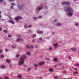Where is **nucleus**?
<instances>
[{"label": "nucleus", "mask_w": 79, "mask_h": 79, "mask_svg": "<svg viewBox=\"0 0 79 79\" xmlns=\"http://www.w3.org/2000/svg\"><path fill=\"white\" fill-rule=\"evenodd\" d=\"M22 56L23 57H21L19 58V60H20L18 62L19 65H20V66L24 64V58H26V56L25 55H23Z\"/></svg>", "instance_id": "1"}, {"label": "nucleus", "mask_w": 79, "mask_h": 79, "mask_svg": "<svg viewBox=\"0 0 79 79\" xmlns=\"http://www.w3.org/2000/svg\"><path fill=\"white\" fill-rule=\"evenodd\" d=\"M64 10L67 13H73L74 11V10H73V8L69 7H65Z\"/></svg>", "instance_id": "2"}, {"label": "nucleus", "mask_w": 79, "mask_h": 79, "mask_svg": "<svg viewBox=\"0 0 79 79\" xmlns=\"http://www.w3.org/2000/svg\"><path fill=\"white\" fill-rule=\"evenodd\" d=\"M23 19V18L20 16H17L16 18H14V19L16 21H19V19Z\"/></svg>", "instance_id": "3"}, {"label": "nucleus", "mask_w": 79, "mask_h": 79, "mask_svg": "<svg viewBox=\"0 0 79 79\" xmlns=\"http://www.w3.org/2000/svg\"><path fill=\"white\" fill-rule=\"evenodd\" d=\"M18 7L19 10H23V9L24 8V7L23 6L18 5Z\"/></svg>", "instance_id": "4"}, {"label": "nucleus", "mask_w": 79, "mask_h": 79, "mask_svg": "<svg viewBox=\"0 0 79 79\" xmlns=\"http://www.w3.org/2000/svg\"><path fill=\"white\" fill-rule=\"evenodd\" d=\"M66 14L68 16H72L73 15V13H67Z\"/></svg>", "instance_id": "5"}, {"label": "nucleus", "mask_w": 79, "mask_h": 79, "mask_svg": "<svg viewBox=\"0 0 79 79\" xmlns=\"http://www.w3.org/2000/svg\"><path fill=\"white\" fill-rule=\"evenodd\" d=\"M9 23H10L12 24H15V22L13 20L8 21Z\"/></svg>", "instance_id": "6"}, {"label": "nucleus", "mask_w": 79, "mask_h": 79, "mask_svg": "<svg viewBox=\"0 0 79 79\" xmlns=\"http://www.w3.org/2000/svg\"><path fill=\"white\" fill-rule=\"evenodd\" d=\"M42 8H43V7H37L36 10H38V11H40V10H42Z\"/></svg>", "instance_id": "7"}, {"label": "nucleus", "mask_w": 79, "mask_h": 79, "mask_svg": "<svg viewBox=\"0 0 79 79\" xmlns=\"http://www.w3.org/2000/svg\"><path fill=\"white\" fill-rule=\"evenodd\" d=\"M44 64V61H42L41 62H40L39 63V64L40 66H42V65H43Z\"/></svg>", "instance_id": "8"}, {"label": "nucleus", "mask_w": 79, "mask_h": 79, "mask_svg": "<svg viewBox=\"0 0 79 79\" xmlns=\"http://www.w3.org/2000/svg\"><path fill=\"white\" fill-rule=\"evenodd\" d=\"M71 50H72V51H76V50H77V49L75 48H72Z\"/></svg>", "instance_id": "9"}, {"label": "nucleus", "mask_w": 79, "mask_h": 79, "mask_svg": "<svg viewBox=\"0 0 79 79\" xmlns=\"http://www.w3.org/2000/svg\"><path fill=\"white\" fill-rule=\"evenodd\" d=\"M6 62L8 63H11V60L9 59H6Z\"/></svg>", "instance_id": "10"}, {"label": "nucleus", "mask_w": 79, "mask_h": 79, "mask_svg": "<svg viewBox=\"0 0 79 79\" xmlns=\"http://www.w3.org/2000/svg\"><path fill=\"white\" fill-rule=\"evenodd\" d=\"M21 77H22V75H19L17 76V77L18 79H21Z\"/></svg>", "instance_id": "11"}, {"label": "nucleus", "mask_w": 79, "mask_h": 79, "mask_svg": "<svg viewBox=\"0 0 79 79\" xmlns=\"http://www.w3.org/2000/svg\"><path fill=\"white\" fill-rule=\"evenodd\" d=\"M26 54L28 55H31V52H26Z\"/></svg>", "instance_id": "12"}, {"label": "nucleus", "mask_w": 79, "mask_h": 79, "mask_svg": "<svg viewBox=\"0 0 79 79\" xmlns=\"http://www.w3.org/2000/svg\"><path fill=\"white\" fill-rule=\"evenodd\" d=\"M54 47H58V44L57 43L55 44H54Z\"/></svg>", "instance_id": "13"}, {"label": "nucleus", "mask_w": 79, "mask_h": 79, "mask_svg": "<svg viewBox=\"0 0 79 79\" xmlns=\"http://www.w3.org/2000/svg\"><path fill=\"white\" fill-rule=\"evenodd\" d=\"M75 25L76 26H79V23L77 22H76L75 23Z\"/></svg>", "instance_id": "14"}, {"label": "nucleus", "mask_w": 79, "mask_h": 79, "mask_svg": "<svg viewBox=\"0 0 79 79\" xmlns=\"http://www.w3.org/2000/svg\"><path fill=\"white\" fill-rule=\"evenodd\" d=\"M57 26H61V23H58L57 24Z\"/></svg>", "instance_id": "15"}, {"label": "nucleus", "mask_w": 79, "mask_h": 79, "mask_svg": "<svg viewBox=\"0 0 79 79\" xmlns=\"http://www.w3.org/2000/svg\"><path fill=\"white\" fill-rule=\"evenodd\" d=\"M27 24H26L24 25V27H25V28H26V29H27V28H28V26H27Z\"/></svg>", "instance_id": "16"}, {"label": "nucleus", "mask_w": 79, "mask_h": 79, "mask_svg": "<svg viewBox=\"0 0 79 79\" xmlns=\"http://www.w3.org/2000/svg\"><path fill=\"white\" fill-rule=\"evenodd\" d=\"M11 47L12 48H16V46L15 45H12L11 46Z\"/></svg>", "instance_id": "17"}, {"label": "nucleus", "mask_w": 79, "mask_h": 79, "mask_svg": "<svg viewBox=\"0 0 79 79\" xmlns=\"http://www.w3.org/2000/svg\"><path fill=\"white\" fill-rule=\"evenodd\" d=\"M29 48H34V46L32 45H31L29 46Z\"/></svg>", "instance_id": "18"}, {"label": "nucleus", "mask_w": 79, "mask_h": 79, "mask_svg": "<svg viewBox=\"0 0 79 79\" xmlns=\"http://www.w3.org/2000/svg\"><path fill=\"white\" fill-rule=\"evenodd\" d=\"M53 61H55L56 62L57 61H58V60H57V59H56V58H54L53 59Z\"/></svg>", "instance_id": "19"}, {"label": "nucleus", "mask_w": 79, "mask_h": 79, "mask_svg": "<svg viewBox=\"0 0 79 79\" xmlns=\"http://www.w3.org/2000/svg\"><path fill=\"white\" fill-rule=\"evenodd\" d=\"M65 5H69V2H65Z\"/></svg>", "instance_id": "20"}, {"label": "nucleus", "mask_w": 79, "mask_h": 79, "mask_svg": "<svg viewBox=\"0 0 79 79\" xmlns=\"http://www.w3.org/2000/svg\"><path fill=\"white\" fill-rule=\"evenodd\" d=\"M49 71H50V72H52V71H53V69H52V68H51L49 69Z\"/></svg>", "instance_id": "21"}, {"label": "nucleus", "mask_w": 79, "mask_h": 79, "mask_svg": "<svg viewBox=\"0 0 79 79\" xmlns=\"http://www.w3.org/2000/svg\"><path fill=\"white\" fill-rule=\"evenodd\" d=\"M62 73H63V74H66L67 72L66 71H62Z\"/></svg>", "instance_id": "22"}, {"label": "nucleus", "mask_w": 79, "mask_h": 79, "mask_svg": "<svg viewBox=\"0 0 79 79\" xmlns=\"http://www.w3.org/2000/svg\"><path fill=\"white\" fill-rule=\"evenodd\" d=\"M61 4L63 5H65V2H62Z\"/></svg>", "instance_id": "23"}, {"label": "nucleus", "mask_w": 79, "mask_h": 79, "mask_svg": "<svg viewBox=\"0 0 79 79\" xmlns=\"http://www.w3.org/2000/svg\"><path fill=\"white\" fill-rule=\"evenodd\" d=\"M28 32H31V33H32V32L33 31L31 30H28Z\"/></svg>", "instance_id": "24"}, {"label": "nucleus", "mask_w": 79, "mask_h": 79, "mask_svg": "<svg viewBox=\"0 0 79 79\" xmlns=\"http://www.w3.org/2000/svg\"><path fill=\"white\" fill-rule=\"evenodd\" d=\"M32 26V25H30L28 26V28H30V27H31Z\"/></svg>", "instance_id": "25"}, {"label": "nucleus", "mask_w": 79, "mask_h": 79, "mask_svg": "<svg viewBox=\"0 0 79 79\" xmlns=\"http://www.w3.org/2000/svg\"><path fill=\"white\" fill-rule=\"evenodd\" d=\"M17 36L18 37H19L21 36V35H19V34H17Z\"/></svg>", "instance_id": "26"}, {"label": "nucleus", "mask_w": 79, "mask_h": 79, "mask_svg": "<svg viewBox=\"0 0 79 79\" xmlns=\"http://www.w3.org/2000/svg\"><path fill=\"white\" fill-rule=\"evenodd\" d=\"M4 78L5 79H9V78H8V77L7 76H5L4 77Z\"/></svg>", "instance_id": "27"}, {"label": "nucleus", "mask_w": 79, "mask_h": 79, "mask_svg": "<svg viewBox=\"0 0 79 79\" xmlns=\"http://www.w3.org/2000/svg\"><path fill=\"white\" fill-rule=\"evenodd\" d=\"M3 51V50L0 49V53H2Z\"/></svg>", "instance_id": "28"}, {"label": "nucleus", "mask_w": 79, "mask_h": 79, "mask_svg": "<svg viewBox=\"0 0 79 79\" xmlns=\"http://www.w3.org/2000/svg\"><path fill=\"white\" fill-rule=\"evenodd\" d=\"M21 40V39L20 38H18L17 39V42H19V40Z\"/></svg>", "instance_id": "29"}, {"label": "nucleus", "mask_w": 79, "mask_h": 79, "mask_svg": "<svg viewBox=\"0 0 79 79\" xmlns=\"http://www.w3.org/2000/svg\"><path fill=\"white\" fill-rule=\"evenodd\" d=\"M74 74H77V72L75 71L73 73Z\"/></svg>", "instance_id": "30"}, {"label": "nucleus", "mask_w": 79, "mask_h": 79, "mask_svg": "<svg viewBox=\"0 0 79 79\" xmlns=\"http://www.w3.org/2000/svg\"><path fill=\"white\" fill-rule=\"evenodd\" d=\"M33 66H35V67H37V65L35 64H34Z\"/></svg>", "instance_id": "31"}, {"label": "nucleus", "mask_w": 79, "mask_h": 79, "mask_svg": "<svg viewBox=\"0 0 79 79\" xmlns=\"http://www.w3.org/2000/svg\"><path fill=\"white\" fill-rule=\"evenodd\" d=\"M31 69L30 68H28L27 69V71L29 72V71H31Z\"/></svg>", "instance_id": "32"}, {"label": "nucleus", "mask_w": 79, "mask_h": 79, "mask_svg": "<svg viewBox=\"0 0 79 79\" xmlns=\"http://www.w3.org/2000/svg\"><path fill=\"white\" fill-rule=\"evenodd\" d=\"M1 56L2 57V58H4L5 56H4L3 55H1Z\"/></svg>", "instance_id": "33"}, {"label": "nucleus", "mask_w": 79, "mask_h": 79, "mask_svg": "<svg viewBox=\"0 0 79 79\" xmlns=\"http://www.w3.org/2000/svg\"><path fill=\"white\" fill-rule=\"evenodd\" d=\"M75 66H79V64H75Z\"/></svg>", "instance_id": "34"}, {"label": "nucleus", "mask_w": 79, "mask_h": 79, "mask_svg": "<svg viewBox=\"0 0 79 79\" xmlns=\"http://www.w3.org/2000/svg\"><path fill=\"white\" fill-rule=\"evenodd\" d=\"M39 40H40V41H41V40H42V38H40L39 39Z\"/></svg>", "instance_id": "35"}, {"label": "nucleus", "mask_w": 79, "mask_h": 79, "mask_svg": "<svg viewBox=\"0 0 79 79\" xmlns=\"http://www.w3.org/2000/svg\"><path fill=\"white\" fill-rule=\"evenodd\" d=\"M9 18H10V20L11 21H12L13 19H12V18H11V17L9 16Z\"/></svg>", "instance_id": "36"}, {"label": "nucleus", "mask_w": 79, "mask_h": 79, "mask_svg": "<svg viewBox=\"0 0 79 79\" xmlns=\"http://www.w3.org/2000/svg\"><path fill=\"white\" fill-rule=\"evenodd\" d=\"M4 32H5V33H6L7 32H8V31L6 30H4Z\"/></svg>", "instance_id": "37"}, {"label": "nucleus", "mask_w": 79, "mask_h": 79, "mask_svg": "<svg viewBox=\"0 0 79 79\" xmlns=\"http://www.w3.org/2000/svg\"><path fill=\"white\" fill-rule=\"evenodd\" d=\"M38 18L39 19H41V18H42V17L41 16H39L38 17Z\"/></svg>", "instance_id": "38"}, {"label": "nucleus", "mask_w": 79, "mask_h": 79, "mask_svg": "<svg viewBox=\"0 0 79 79\" xmlns=\"http://www.w3.org/2000/svg\"><path fill=\"white\" fill-rule=\"evenodd\" d=\"M3 2V0H0V3H2Z\"/></svg>", "instance_id": "39"}, {"label": "nucleus", "mask_w": 79, "mask_h": 79, "mask_svg": "<svg viewBox=\"0 0 79 79\" xmlns=\"http://www.w3.org/2000/svg\"><path fill=\"white\" fill-rule=\"evenodd\" d=\"M35 39H33L31 41V42H35Z\"/></svg>", "instance_id": "40"}, {"label": "nucleus", "mask_w": 79, "mask_h": 79, "mask_svg": "<svg viewBox=\"0 0 79 79\" xmlns=\"http://www.w3.org/2000/svg\"><path fill=\"white\" fill-rule=\"evenodd\" d=\"M45 60H50V59L48 58H45Z\"/></svg>", "instance_id": "41"}, {"label": "nucleus", "mask_w": 79, "mask_h": 79, "mask_svg": "<svg viewBox=\"0 0 79 79\" xmlns=\"http://www.w3.org/2000/svg\"><path fill=\"white\" fill-rule=\"evenodd\" d=\"M1 67V68H5V67L3 65Z\"/></svg>", "instance_id": "42"}, {"label": "nucleus", "mask_w": 79, "mask_h": 79, "mask_svg": "<svg viewBox=\"0 0 79 79\" xmlns=\"http://www.w3.org/2000/svg\"><path fill=\"white\" fill-rule=\"evenodd\" d=\"M33 37H36V35H35V34H34V35H33Z\"/></svg>", "instance_id": "43"}, {"label": "nucleus", "mask_w": 79, "mask_h": 79, "mask_svg": "<svg viewBox=\"0 0 79 79\" xmlns=\"http://www.w3.org/2000/svg\"><path fill=\"white\" fill-rule=\"evenodd\" d=\"M33 19H35V20H36V19H37V18H36V17H34Z\"/></svg>", "instance_id": "44"}, {"label": "nucleus", "mask_w": 79, "mask_h": 79, "mask_svg": "<svg viewBox=\"0 0 79 79\" xmlns=\"http://www.w3.org/2000/svg\"><path fill=\"white\" fill-rule=\"evenodd\" d=\"M26 47H27V48H29V45H27L26 46Z\"/></svg>", "instance_id": "45"}, {"label": "nucleus", "mask_w": 79, "mask_h": 79, "mask_svg": "<svg viewBox=\"0 0 79 79\" xmlns=\"http://www.w3.org/2000/svg\"><path fill=\"white\" fill-rule=\"evenodd\" d=\"M40 32V34H42V33H43V31H41Z\"/></svg>", "instance_id": "46"}, {"label": "nucleus", "mask_w": 79, "mask_h": 79, "mask_svg": "<svg viewBox=\"0 0 79 79\" xmlns=\"http://www.w3.org/2000/svg\"><path fill=\"white\" fill-rule=\"evenodd\" d=\"M10 8L11 9H13V6H10Z\"/></svg>", "instance_id": "47"}, {"label": "nucleus", "mask_w": 79, "mask_h": 79, "mask_svg": "<svg viewBox=\"0 0 79 79\" xmlns=\"http://www.w3.org/2000/svg\"><path fill=\"white\" fill-rule=\"evenodd\" d=\"M49 49L50 50H52V48L51 47H50L49 48Z\"/></svg>", "instance_id": "48"}, {"label": "nucleus", "mask_w": 79, "mask_h": 79, "mask_svg": "<svg viewBox=\"0 0 79 79\" xmlns=\"http://www.w3.org/2000/svg\"><path fill=\"white\" fill-rule=\"evenodd\" d=\"M74 69L75 70V71H78V69L77 68H75Z\"/></svg>", "instance_id": "49"}, {"label": "nucleus", "mask_w": 79, "mask_h": 79, "mask_svg": "<svg viewBox=\"0 0 79 79\" xmlns=\"http://www.w3.org/2000/svg\"><path fill=\"white\" fill-rule=\"evenodd\" d=\"M9 66H10V67L11 68V67H12V65H11V64H10L9 65Z\"/></svg>", "instance_id": "50"}, {"label": "nucleus", "mask_w": 79, "mask_h": 79, "mask_svg": "<svg viewBox=\"0 0 79 79\" xmlns=\"http://www.w3.org/2000/svg\"><path fill=\"white\" fill-rule=\"evenodd\" d=\"M11 5H13V6H14V5H15V4H14L13 3H11Z\"/></svg>", "instance_id": "51"}, {"label": "nucleus", "mask_w": 79, "mask_h": 79, "mask_svg": "<svg viewBox=\"0 0 79 79\" xmlns=\"http://www.w3.org/2000/svg\"><path fill=\"white\" fill-rule=\"evenodd\" d=\"M8 36L9 37H11V35H8Z\"/></svg>", "instance_id": "52"}, {"label": "nucleus", "mask_w": 79, "mask_h": 79, "mask_svg": "<svg viewBox=\"0 0 79 79\" xmlns=\"http://www.w3.org/2000/svg\"><path fill=\"white\" fill-rule=\"evenodd\" d=\"M19 54H17L16 56L17 57H19Z\"/></svg>", "instance_id": "53"}, {"label": "nucleus", "mask_w": 79, "mask_h": 79, "mask_svg": "<svg viewBox=\"0 0 79 79\" xmlns=\"http://www.w3.org/2000/svg\"><path fill=\"white\" fill-rule=\"evenodd\" d=\"M1 21H5V19H1Z\"/></svg>", "instance_id": "54"}, {"label": "nucleus", "mask_w": 79, "mask_h": 79, "mask_svg": "<svg viewBox=\"0 0 79 79\" xmlns=\"http://www.w3.org/2000/svg\"><path fill=\"white\" fill-rule=\"evenodd\" d=\"M10 1H11V2H13L15 0H9Z\"/></svg>", "instance_id": "55"}, {"label": "nucleus", "mask_w": 79, "mask_h": 79, "mask_svg": "<svg viewBox=\"0 0 79 79\" xmlns=\"http://www.w3.org/2000/svg\"><path fill=\"white\" fill-rule=\"evenodd\" d=\"M69 59H71V56L69 57Z\"/></svg>", "instance_id": "56"}, {"label": "nucleus", "mask_w": 79, "mask_h": 79, "mask_svg": "<svg viewBox=\"0 0 79 79\" xmlns=\"http://www.w3.org/2000/svg\"><path fill=\"white\" fill-rule=\"evenodd\" d=\"M54 79H57V77H54Z\"/></svg>", "instance_id": "57"}, {"label": "nucleus", "mask_w": 79, "mask_h": 79, "mask_svg": "<svg viewBox=\"0 0 79 79\" xmlns=\"http://www.w3.org/2000/svg\"><path fill=\"white\" fill-rule=\"evenodd\" d=\"M2 30V28L1 27H0V31H1Z\"/></svg>", "instance_id": "58"}, {"label": "nucleus", "mask_w": 79, "mask_h": 79, "mask_svg": "<svg viewBox=\"0 0 79 79\" xmlns=\"http://www.w3.org/2000/svg\"><path fill=\"white\" fill-rule=\"evenodd\" d=\"M37 33H38V34H40V31H37Z\"/></svg>", "instance_id": "59"}, {"label": "nucleus", "mask_w": 79, "mask_h": 79, "mask_svg": "<svg viewBox=\"0 0 79 79\" xmlns=\"http://www.w3.org/2000/svg\"><path fill=\"white\" fill-rule=\"evenodd\" d=\"M45 8V9H48V7H47V6H46Z\"/></svg>", "instance_id": "60"}, {"label": "nucleus", "mask_w": 79, "mask_h": 79, "mask_svg": "<svg viewBox=\"0 0 79 79\" xmlns=\"http://www.w3.org/2000/svg\"><path fill=\"white\" fill-rule=\"evenodd\" d=\"M56 19H55L54 20V22H56Z\"/></svg>", "instance_id": "61"}, {"label": "nucleus", "mask_w": 79, "mask_h": 79, "mask_svg": "<svg viewBox=\"0 0 79 79\" xmlns=\"http://www.w3.org/2000/svg\"><path fill=\"white\" fill-rule=\"evenodd\" d=\"M21 40L22 42H23V39H21Z\"/></svg>", "instance_id": "62"}, {"label": "nucleus", "mask_w": 79, "mask_h": 79, "mask_svg": "<svg viewBox=\"0 0 79 79\" xmlns=\"http://www.w3.org/2000/svg\"><path fill=\"white\" fill-rule=\"evenodd\" d=\"M2 18V15H0V18Z\"/></svg>", "instance_id": "63"}, {"label": "nucleus", "mask_w": 79, "mask_h": 79, "mask_svg": "<svg viewBox=\"0 0 79 79\" xmlns=\"http://www.w3.org/2000/svg\"><path fill=\"white\" fill-rule=\"evenodd\" d=\"M7 50H8V49H5V51H6H6H7Z\"/></svg>", "instance_id": "64"}]
</instances>
